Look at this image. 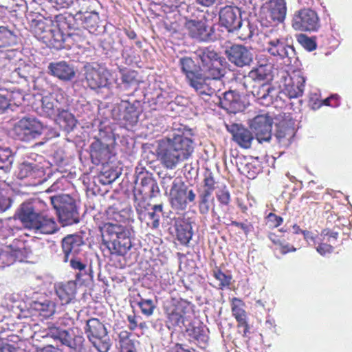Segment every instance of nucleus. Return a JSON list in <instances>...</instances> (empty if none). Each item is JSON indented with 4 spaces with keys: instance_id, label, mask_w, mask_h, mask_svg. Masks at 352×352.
<instances>
[{
    "instance_id": "f257e3e1",
    "label": "nucleus",
    "mask_w": 352,
    "mask_h": 352,
    "mask_svg": "<svg viewBox=\"0 0 352 352\" xmlns=\"http://www.w3.org/2000/svg\"><path fill=\"white\" fill-rule=\"evenodd\" d=\"M46 205L41 199L23 202L16 212L23 225L35 233L53 234L59 229L55 219L47 214Z\"/></svg>"
},
{
    "instance_id": "f03ea898",
    "label": "nucleus",
    "mask_w": 352,
    "mask_h": 352,
    "mask_svg": "<svg viewBox=\"0 0 352 352\" xmlns=\"http://www.w3.org/2000/svg\"><path fill=\"white\" fill-rule=\"evenodd\" d=\"M156 151L164 167L174 169L177 164L190 155L193 151L192 142L184 134L173 133L171 136L160 140Z\"/></svg>"
},
{
    "instance_id": "7ed1b4c3",
    "label": "nucleus",
    "mask_w": 352,
    "mask_h": 352,
    "mask_svg": "<svg viewBox=\"0 0 352 352\" xmlns=\"http://www.w3.org/2000/svg\"><path fill=\"white\" fill-rule=\"evenodd\" d=\"M100 232L108 238L107 240L103 239V243L111 254L124 255L131 248L130 232L125 226L107 222L100 226Z\"/></svg>"
},
{
    "instance_id": "20e7f679",
    "label": "nucleus",
    "mask_w": 352,
    "mask_h": 352,
    "mask_svg": "<svg viewBox=\"0 0 352 352\" xmlns=\"http://www.w3.org/2000/svg\"><path fill=\"white\" fill-rule=\"evenodd\" d=\"M199 60L204 83L207 80H219L223 76V57L211 47L199 49L195 53Z\"/></svg>"
},
{
    "instance_id": "39448f33",
    "label": "nucleus",
    "mask_w": 352,
    "mask_h": 352,
    "mask_svg": "<svg viewBox=\"0 0 352 352\" xmlns=\"http://www.w3.org/2000/svg\"><path fill=\"white\" fill-rule=\"evenodd\" d=\"M192 307L190 302L183 298H171L165 301L163 310L167 327L171 329L184 325L192 310Z\"/></svg>"
},
{
    "instance_id": "423d86ee",
    "label": "nucleus",
    "mask_w": 352,
    "mask_h": 352,
    "mask_svg": "<svg viewBox=\"0 0 352 352\" xmlns=\"http://www.w3.org/2000/svg\"><path fill=\"white\" fill-rule=\"evenodd\" d=\"M179 66L185 75L188 84L200 95H211L213 91L207 83H204L199 60L196 62L191 57L184 56L179 60Z\"/></svg>"
},
{
    "instance_id": "0eeeda50",
    "label": "nucleus",
    "mask_w": 352,
    "mask_h": 352,
    "mask_svg": "<svg viewBox=\"0 0 352 352\" xmlns=\"http://www.w3.org/2000/svg\"><path fill=\"white\" fill-rule=\"evenodd\" d=\"M53 208L56 210L63 226L78 223L79 216L75 199L68 195L50 197Z\"/></svg>"
},
{
    "instance_id": "6e6552de",
    "label": "nucleus",
    "mask_w": 352,
    "mask_h": 352,
    "mask_svg": "<svg viewBox=\"0 0 352 352\" xmlns=\"http://www.w3.org/2000/svg\"><path fill=\"white\" fill-rule=\"evenodd\" d=\"M45 129L42 122L36 118L24 117L13 127L14 138L19 141H32L41 136Z\"/></svg>"
},
{
    "instance_id": "1a4fd4ad",
    "label": "nucleus",
    "mask_w": 352,
    "mask_h": 352,
    "mask_svg": "<svg viewBox=\"0 0 352 352\" xmlns=\"http://www.w3.org/2000/svg\"><path fill=\"white\" fill-rule=\"evenodd\" d=\"M291 25L296 31L300 32H316L321 25L318 13L309 8L296 10L292 16Z\"/></svg>"
},
{
    "instance_id": "9d476101",
    "label": "nucleus",
    "mask_w": 352,
    "mask_h": 352,
    "mask_svg": "<svg viewBox=\"0 0 352 352\" xmlns=\"http://www.w3.org/2000/svg\"><path fill=\"white\" fill-rule=\"evenodd\" d=\"M265 50L272 56L280 59H291L296 55L294 47L287 43L285 37L272 32L266 36Z\"/></svg>"
},
{
    "instance_id": "9b49d317",
    "label": "nucleus",
    "mask_w": 352,
    "mask_h": 352,
    "mask_svg": "<svg viewBox=\"0 0 352 352\" xmlns=\"http://www.w3.org/2000/svg\"><path fill=\"white\" fill-rule=\"evenodd\" d=\"M27 253L25 241L15 239L12 244L0 249V268L11 265L16 261H24Z\"/></svg>"
},
{
    "instance_id": "f8f14e48",
    "label": "nucleus",
    "mask_w": 352,
    "mask_h": 352,
    "mask_svg": "<svg viewBox=\"0 0 352 352\" xmlns=\"http://www.w3.org/2000/svg\"><path fill=\"white\" fill-rule=\"evenodd\" d=\"M151 204L148 201H140L135 204L138 219L145 223L151 229L155 230L160 227L161 215L163 214V205H155L151 210Z\"/></svg>"
},
{
    "instance_id": "ddd939ff",
    "label": "nucleus",
    "mask_w": 352,
    "mask_h": 352,
    "mask_svg": "<svg viewBox=\"0 0 352 352\" xmlns=\"http://www.w3.org/2000/svg\"><path fill=\"white\" fill-rule=\"evenodd\" d=\"M196 193L192 189H188L184 183L173 182L170 190V201L173 208L178 210H184L188 203H194L196 199Z\"/></svg>"
},
{
    "instance_id": "4468645a",
    "label": "nucleus",
    "mask_w": 352,
    "mask_h": 352,
    "mask_svg": "<svg viewBox=\"0 0 352 352\" xmlns=\"http://www.w3.org/2000/svg\"><path fill=\"white\" fill-rule=\"evenodd\" d=\"M57 28L52 26L50 32H47V34L44 36V43H48L53 47L60 49L67 47L65 36L66 34L63 30L69 29V23L67 21V18L63 14H58L54 17Z\"/></svg>"
},
{
    "instance_id": "2eb2a0df",
    "label": "nucleus",
    "mask_w": 352,
    "mask_h": 352,
    "mask_svg": "<svg viewBox=\"0 0 352 352\" xmlns=\"http://www.w3.org/2000/svg\"><path fill=\"white\" fill-rule=\"evenodd\" d=\"M272 126V119L268 114H258L250 122V129L260 144L271 141Z\"/></svg>"
},
{
    "instance_id": "dca6fc26",
    "label": "nucleus",
    "mask_w": 352,
    "mask_h": 352,
    "mask_svg": "<svg viewBox=\"0 0 352 352\" xmlns=\"http://www.w3.org/2000/svg\"><path fill=\"white\" fill-rule=\"evenodd\" d=\"M160 190L157 181L149 174L141 178L140 186L134 190V204L140 201H148L147 199L157 197Z\"/></svg>"
},
{
    "instance_id": "f3484780",
    "label": "nucleus",
    "mask_w": 352,
    "mask_h": 352,
    "mask_svg": "<svg viewBox=\"0 0 352 352\" xmlns=\"http://www.w3.org/2000/svg\"><path fill=\"white\" fill-rule=\"evenodd\" d=\"M219 23L228 32H234L241 28L242 19L237 7L226 6L219 11Z\"/></svg>"
},
{
    "instance_id": "a211bd4d",
    "label": "nucleus",
    "mask_w": 352,
    "mask_h": 352,
    "mask_svg": "<svg viewBox=\"0 0 352 352\" xmlns=\"http://www.w3.org/2000/svg\"><path fill=\"white\" fill-rule=\"evenodd\" d=\"M85 245L83 237L79 234H68L61 241V248L63 253V261L69 262L72 258L78 256Z\"/></svg>"
},
{
    "instance_id": "6ab92c4d",
    "label": "nucleus",
    "mask_w": 352,
    "mask_h": 352,
    "mask_svg": "<svg viewBox=\"0 0 352 352\" xmlns=\"http://www.w3.org/2000/svg\"><path fill=\"white\" fill-rule=\"evenodd\" d=\"M184 336L189 343L199 348H205L209 340L208 329L201 322L189 323L184 331Z\"/></svg>"
},
{
    "instance_id": "aec40b11",
    "label": "nucleus",
    "mask_w": 352,
    "mask_h": 352,
    "mask_svg": "<svg viewBox=\"0 0 352 352\" xmlns=\"http://www.w3.org/2000/svg\"><path fill=\"white\" fill-rule=\"evenodd\" d=\"M225 53L228 59L239 67L248 66L253 60L250 50L243 45H233L226 49Z\"/></svg>"
},
{
    "instance_id": "412c9836",
    "label": "nucleus",
    "mask_w": 352,
    "mask_h": 352,
    "mask_svg": "<svg viewBox=\"0 0 352 352\" xmlns=\"http://www.w3.org/2000/svg\"><path fill=\"white\" fill-rule=\"evenodd\" d=\"M185 28L188 35L199 41H208L211 40L212 30L206 23V20L187 19Z\"/></svg>"
},
{
    "instance_id": "4be33fe9",
    "label": "nucleus",
    "mask_w": 352,
    "mask_h": 352,
    "mask_svg": "<svg viewBox=\"0 0 352 352\" xmlns=\"http://www.w3.org/2000/svg\"><path fill=\"white\" fill-rule=\"evenodd\" d=\"M48 335L54 340H58L62 344L73 349H80L85 339L82 336H77L72 338L67 330L63 329L55 325L48 327Z\"/></svg>"
},
{
    "instance_id": "5701e85b",
    "label": "nucleus",
    "mask_w": 352,
    "mask_h": 352,
    "mask_svg": "<svg viewBox=\"0 0 352 352\" xmlns=\"http://www.w3.org/2000/svg\"><path fill=\"white\" fill-rule=\"evenodd\" d=\"M296 135L295 121L287 116L276 124L275 136L279 144L288 146Z\"/></svg>"
},
{
    "instance_id": "b1692460",
    "label": "nucleus",
    "mask_w": 352,
    "mask_h": 352,
    "mask_svg": "<svg viewBox=\"0 0 352 352\" xmlns=\"http://www.w3.org/2000/svg\"><path fill=\"white\" fill-rule=\"evenodd\" d=\"M56 296L63 305L73 303L76 300L78 284L76 280H65L54 285Z\"/></svg>"
},
{
    "instance_id": "393cba45",
    "label": "nucleus",
    "mask_w": 352,
    "mask_h": 352,
    "mask_svg": "<svg viewBox=\"0 0 352 352\" xmlns=\"http://www.w3.org/2000/svg\"><path fill=\"white\" fill-rule=\"evenodd\" d=\"M142 111L141 102L135 100L129 102L122 100L120 104V120L124 122L126 125L133 126L138 122V118Z\"/></svg>"
},
{
    "instance_id": "a878e982",
    "label": "nucleus",
    "mask_w": 352,
    "mask_h": 352,
    "mask_svg": "<svg viewBox=\"0 0 352 352\" xmlns=\"http://www.w3.org/2000/svg\"><path fill=\"white\" fill-rule=\"evenodd\" d=\"M132 213V209L129 204L120 201L113 203L106 210L107 219L115 221L118 224L129 221Z\"/></svg>"
},
{
    "instance_id": "bb28decb",
    "label": "nucleus",
    "mask_w": 352,
    "mask_h": 352,
    "mask_svg": "<svg viewBox=\"0 0 352 352\" xmlns=\"http://www.w3.org/2000/svg\"><path fill=\"white\" fill-rule=\"evenodd\" d=\"M306 79L300 74H294L289 79L286 80L280 95L289 98H296L302 96Z\"/></svg>"
},
{
    "instance_id": "cd10ccee",
    "label": "nucleus",
    "mask_w": 352,
    "mask_h": 352,
    "mask_svg": "<svg viewBox=\"0 0 352 352\" xmlns=\"http://www.w3.org/2000/svg\"><path fill=\"white\" fill-rule=\"evenodd\" d=\"M245 303L243 300L238 298H233L231 300L232 314L237 322V328H243L242 336L247 337L250 332V326L248 324V316L245 310Z\"/></svg>"
},
{
    "instance_id": "c85d7f7f",
    "label": "nucleus",
    "mask_w": 352,
    "mask_h": 352,
    "mask_svg": "<svg viewBox=\"0 0 352 352\" xmlns=\"http://www.w3.org/2000/svg\"><path fill=\"white\" fill-rule=\"evenodd\" d=\"M32 107L40 116L46 118L56 116L60 108L58 100L54 99L52 96L42 97L38 102H34Z\"/></svg>"
},
{
    "instance_id": "c756f323",
    "label": "nucleus",
    "mask_w": 352,
    "mask_h": 352,
    "mask_svg": "<svg viewBox=\"0 0 352 352\" xmlns=\"http://www.w3.org/2000/svg\"><path fill=\"white\" fill-rule=\"evenodd\" d=\"M173 227L176 239L181 245L187 246L193 235L190 219L186 217H176L173 219Z\"/></svg>"
},
{
    "instance_id": "7c9ffc66",
    "label": "nucleus",
    "mask_w": 352,
    "mask_h": 352,
    "mask_svg": "<svg viewBox=\"0 0 352 352\" xmlns=\"http://www.w3.org/2000/svg\"><path fill=\"white\" fill-rule=\"evenodd\" d=\"M287 10L285 0H270L267 3L266 19L270 23H283L287 14Z\"/></svg>"
},
{
    "instance_id": "2f4dec72",
    "label": "nucleus",
    "mask_w": 352,
    "mask_h": 352,
    "mask_svg": "<svg viewBox=\"0 0 352 352\" xmlns=\"http://www.w3.org/2000/svg\"><path fill=\"white\" fill-rule=\"evenodd\" d=\"M90 157L96 164L107 163L111 158V149L109 145L96 138L90 146Z\"/></svg>"
},
{
    "instance_id": "473e14b6",
    "label": "nucleus",
    "mask_w": 352,
    "mask_h": 352,
    "mask_svg": "<svg viewBox=\"0 0 352 352\" xmlns=\"http://www.w3.org/2000/svg\"><path fill=\"white\" fill-rule=\"evenodd\" d=\"M230 133L232 135L233 142L240 147L246 149L251 147L254 139L252 131L241 124H234L231 125Z\"/></svg>"
},
{
    "instance_id": "72a5a7b5",
    "label": "nucleus",
    "mask_w": 352,
    "mask_h": 352,
    "mask_svg": "<svg viewBox=\"0 0 352 352\" xmlns=\"http://www.w3.org/2000/svg\"><path fill=\"white\" fill-rule=\"evenodd\" d=\"M48 69L50 74L63 81L72 80L76 75L74 67L65 60L52 62Z\"/></svg>"
},
{
    "instance_id": "f704fd0d",
    "label": "nucleus",
    "mask_w": 352,
    "mask_h": 352,
    "mask_svg": "<svg viewBox=\"0 0 352 352\" xmlns=\"http://www.w3.org/2000/svg\"><path fill=\"white\" fill-rule=\"evenodd\" d=\"M89 34L90 33L84 29H76L72 32L67 33L65 36L67 47H87L88 45H90V42L89 41Z\"/></svg>"
},
{
    "instance_id": "c9c22d12",
    "label": "nucleus",
    "mask_w": 352,
    "mask_h": 352,
    "mask_svg": "<svg viewBox=\"0 0 352 352\" xmlns=\"http://www.w3.org/2000/svg\"><path fill=\"white\" fill-rule=\"evenodd\" d=\"M85 330L89 341L95 338H105L107 336L106 327L97 318L88 319Z\"/></svg>"
},
{
    "instance_id": "e433bc0d",
    "label": "nucleus",
    "mask_w": 352,
    "mask_h": 352,
    "mask_svg": "<svg viewBox=\"0 0 352 352\" xmlns=\"http://www.w3.org/2000/svg\"><path fill=\"white\" fill-rule=\"evenodd\" d=\"M88 86L91 89L104 87L108 83L107 72L100 69H90L86 73Z\"/></svg>"
},
{
    "instance_id": "4c0bfd02",
    "label": "nucleus",
    "mask_w": 352,
    "mask_h": 352,
    "mask_svg": "<svg viewBox=\"0 0 352 352\" xmlns=\"http://www.w3.org/2000/svg\"><path fill=\"white\" fill-rule=\"evenodd\" d=\"M197 207L198 212L201 215H207L210 212L213 217L217 215L214 206V199L212 195L202 193L198 191Z\"/></svg>"
},
{
    "instance_id": "58836bf2",
    "label": "nucleus",
    "mask_w": 352,
    "mask_h": 352,
    "mask_svg": "<svg viewBox=\"0 0 352 352\" xmlns=\"http://www.w3.org/2000/svg\"><path fill=\"white\" fill-rule=\"evenodd\" d=\"M43 173V169L39 168L37 164L30 162H23L19 166L16 175L19 179H25V178L28 177L35 179V178L41 177Z\"/></svg>"
},
{
    "instance_id": "ea45409f",
    "label": "nucleus",
    "mask_w": 352,
    "mask_h": 352,
    "mask_svg": "<svg viewBox=\"0 0 352 352\" xmlns=\"http://www.w3.org/2000/svg\"><path fill=\"white\" fill-rule=\"evenodd\" d=\"M267 236L274 246V249L278 250L282 254L296 252V248L289 243L284 235L270 232Z\"/></svg>"
},
{
    "instance_id": "a19ab883",
    "label": "nucleus",
    "mask_w": 352,
    "mask_h": 352,
    "mask_svg": "<svg viewBox=\"0 0 352 352\" xmlns=\"http://www.w3.org/2000/svg\"><path fill=\"white\" fill-rule=\"evenodd\" d=\"M32 307L40 316L47 318L55 314L56 304L52 300L45 299L43 301L33 302Z\"/></svg>"
},
{
    "instance_id": "79ce46f5",
    "label": "nucleus",
    "mask_w": 352,
    "mask_h": 352,
    "mask_svg": "<svg viewBox=\"0 0 352 352\" xmlns=\"http://www.w3.org/2000/svg\"><path fill=\"white\" fill-rule=\"evenodd\" d=\"M56 116V122L65 131L69 132L76 126V119L69 111L60 107Z\"/></svg>"
},
{
    "instance_id": "37998d69",
    "label": "nucleus",
    "mask_w": 352,
    "mask_h": 352,
    "mask_svg": "<svg viewBox=\"0 0 352 352\" xmlns=\"http://www.w3.org/2000/svg\"><path fill=\"white\" fill-rule=\"evenodd\" d=\"M131 333L126 330L121 331L118 334L120 352H138L137 344L138 341L130 339Z\"/></svg>"
},
{
    "instance_id": "c03bdc74",
    "label": "nucleus",
    "mask_w": 352,
    "mask_h": 352,
    "mask_svg": "<svg viewBox=\"0 0 352 352\" xmlns=\"http://www.w3.org/2000/svg\"><path fill=\"white\" fill-rule=\"evenodd\" d=\"M238 170L243 175H246L250 179L255 178L257 174L261 171L259 164L254 162H240L238 165Z\"/></svg>"
},
{
    "instance_id": "a18cd8bd",
    "label": "nucleus",
    "mask_w": 352,
    "mask_h": 352,
    "mask_svg": "<svg viewBox=\"0 0 352 352\" xmlns=\"http://www.w3.org/2000/svg\"><path fill=\"white\" fill-rule=\"evenodd\" d=\"M212 274L219 282L217 289L223 290L230 286L232 279V275L224 274L219 266L214 267L212 271Z\"/></svg>"
},
{
    "instance_id": "49530a36",
    "label": "nucleus",
    "mask_w": 352,
    "mask_h": 352,
    "mask_svg": "<svg viewBox=\"0 0 352 352\" xmlns=\"http://www.w3.org/2000/svg\"><path fill=\"white\" fill-rule=\"evenodd\" d=\"M319 190H308L300 197L301 202L307 204L308 206L312 204H318L319 201L323 199V192L322 187H318Z\"/></svg>"
},
{
    "instance_id": "de8ad7c7",
    "label": "nucleus",
    "mask_w": 352,
    "mask_h": 352,
    "mask_svg": "<svg viewBox=\"0 0 352 352\" xmlns=\"http://www.w3.org/2000/svg\"><path fill=\"white\" fill-rule=\"evenodd\" d=\"M17 43V37L14 32L6 27H0V48L12 46Z\"/></svg>"
},
{
    "instance_id": "09e8293b",
    "label": "nucleus",
    "mask_w": 352,
    "mask_h": 352,
    "mask_svg": "<svg viewBox=\"0 0 352 352\" xmlns=\"http://www.w3.org/2000/svg\"><path fill=\"white\" fill-rule=\"evenodd\" d=\"M278 98L282 99L280 92L278 91L276 87L268 83L266 91H265L264 96L261 100V104L270 106L274 104V102H278Z\"/></svg>"
},
{
    "instance_id": "8fccbe9b",
    "label": "nucleus",
    "mask_w": 352,
    "mask_h": 352,
    "mask_svg": "<svg viewBox=\"0 0 352 352\" xmlns=\"http://www.w3.org/2000/svg\"><path fill=\"white\" fill-rule=\"evenodd\" d=\"M53 26L52 21L38 20L36 21L34 27V32L37 38L44 42V36L47 34V32H50Z\"/></svg>"
},
{
    "instance_id": "3c124183",
    "label": "nucleus",
    "mask_w": 352,
    "mask_h": 352,
    "mask_svg": "<svg viewBox=\"0 0 352 352\" xmlns=\"http://www.w3.org/2000/svg\"><path fill=\"white\" fill-rule=\"evenodd\" d=\"M84 30H87L89 33L91 30H96L100 20L99 14L96 11H90L89 14L85 15L82 19Z\"/></svg>"
},
{
    "instance_id": "603ef678",
    "label": "nucleus",
    "mask_w": 352,
    "mask_h": 352,
    "mask_svg": "<svg viewBox=\"0 0 352 352\" xmlns=\"http://www.w3.org/2000/svg\"><path fill=\"white\" fill-rule=\"evenodd\" d=\"M267 68V65H261L250 70L248 73V76L254 81H263L267 79L269 74Z\"/></svg>"
},
{
    "instance_id": "864d4df0",
    "label": "nucleus",
    "mask_w": 352,
    "mask_h": 352,
    "mask_svg": "<svg viewBox=\"0 0 352 352\" xmlns=\"http://www.w3.org/2000/svg\"><path fill=\"white\" fill-rule=\"evenodd\" d=\"M138 306L141 313L147 317L153 315L156 309V304L153 300L143 298H140V300L138 301Z\"/></svg>"
},
{
    "instance_id": "5fc2aeb1",
    "label": "nucleus",
    "mask_w": 352,
    "mask_h": 352,
    "mask_svg": "<svg viewBox=\"0 0 352 352\" xmlns=\"http://www.w3.org/2000/svg\"><path fill=\"white\" fill-rule=\"evenodd\" d=\"M69 261L71 267L74 270L78 271V273L76 274V280H80L82 276L87 274V264L78 258V256L76 258L70 259Z\"/></svg>"
},
{
    "instance_id": "6e6d98bb",
    "label": "nucleus",
    "mask_w": 352,
    "mask_h": 352,
    "mask_svg": "<svg viewBox=\"0 0 352 352\" xmlns=\"http://www.w3.org/2000/svg\"><path fill=\"white\" fill-rule=\"evenodd\" d=\"M202 184V188L198 189V191L201 192L202 193L212 195L213 191L216 188V182L212 173H208L204 175Z\"/></svg>"
},
{
    "instance_id": "4d7b16f0",
    "label": "nucleus",
    "mask_w": 352,
    "mask_h": 352,
    "mask_svg": "<svg viewBox=\"0 0 352 352\" xmlns=\"http://www.w3.org/2000/svg\"><path fill=\"white\" fill-rule=\"evenodd\" d=\"M216 197L221 207L229 206L231 202V195L228 187L223 185L221 188L216 191Z\"/></svg>"
},
{
    "instance_id": "13d9d810",
    "label": "nucleus",
    "mask_w": 352,
    "mask_h": 352,
    "mask_svg": "<svg viewBox=\"0 0 352 352\" xmlns=\"http://www.w3.org/2000/svg\"><path fill=\"white\" fill-rule=\"evenodd\" d=\"M12 151L10 148H0V169L8 170L12 163Z\"/></svg>"
},
{
    "instance_id": "bf43d9fd",
    "label": "nucleus",
    "mask_w": 352,
    "mask_h": 352,
    "mask_svg": "<svg viewBox=\"0 0 352 352\" xmlns=\"http://www.w3.org/2000/svg\"><path fill=\"white\" fill-rule=\"evenodd\" d=\"M90 342L99 352H108L111 349V344L107 336L105 338H95Z\"/></svg>"
},
{
    "instance_id": "052dcab7",
    "label": "nucleus",
    "mask_w": 352,
    "mask_h": 352,
    "mask_svg": "<svg viewBox=\"0 0 352 352\" xmlns=\"http://www.w3.org/2000/svg\"><path fill=\"white\" fill-rule=\"evenodd\" d=\"M172 102V98L166 91H161L154 100V104L159 109L166 108Z\"/></svg>"
},
{
    "instance_id": "680f3d73",
    "label": "nucleus",
    "mask_w": 352,
    "mask_h": 352,
    "mask_svg": "<svg viewBox=\"0 0 352 352\" xmlns=\"http://www.w3.org/2000/svg\"><path fill=\"white\" fill-rule=\"evenodd\" d=\"M138 72L135 70L124 71L122 74V81L129 86L138 84Z\"/></svg>"
},
{
    "instance_id": "e2e57ef3",
    "label": "nucleus",
    "mask_w": 352,
    "mask_h": 352,
    "mask_svg": "<svg viewBox=\"0 0 352 352\" xmlns=\"http://www.w3.org/2000/svg\"><path fill=\"white\" fill-rule=\"evenodd\" d=\"M239 96L233 91H227L223 95V104L228 108H235L238 104Z\"/></svg>"
},
{
    "instance_id": "0e129e2a",
    "label": "nucleus",
    "mask_w": 352,
    "mask_h": 352,
    "mask_svg": "<svg viewBox=\"0 0 352 352\" xmlns=\"http://www.w3.org/2000/svg\"><path fill=\"white\" fill-rule=\"evenodd\" d=\"M118 177V173L116 170L110 168L102 172L100 174V181L102 184H111Z\"/></svg>"
},
{
    "instance_id": "69168bd1",
    "label": "nucleus",
    "mask_w": 352,
    "mask_h": 352,
    "mask_svg": "<svg viewBox=\"0 0 352 352\" xmlns=\"http://www.w3.org/2000/svg\"><path fill=\"white\" fill-rule=\"evenodd\" d=\"M266 224L271 228H275L283 224L284 220L281 216L277 215L274 212H270L266 217Z\"/></svg>"
},
{
    "instance_id": "338daca9",
    "label": "nucleus",
    "mask_w": 352,
    "mask_h": 352,
    "mask_svg": "<svg viewBox=\"0 0 352 352\" xmlns=\"http://www.w3.org/2000/svg\"><path fill=\"white\" fill-rule=\"evenodd\" d=\"M299 43L309 52H312L317 47V44L314 38H311L307 35L302 34L298 39Z\"/></svg>"
},
{
    "instance_id": "774afa93",
    "label": "nucleus",
    "mask_w": 352,
    "mask_h": 352,
    "mask_svg": "<svg viewBox=\"0 0 352 352\" xmlns=\"http://www.w3.org/2000/svg\"><path fill=\"white\" fill-rule=\"evenodd\" d=\"M12 204V200L7 195L5 190H0V212H5L8 210Z\"/></svg>"
}]
</instances>
